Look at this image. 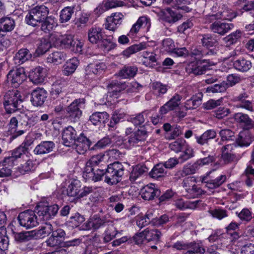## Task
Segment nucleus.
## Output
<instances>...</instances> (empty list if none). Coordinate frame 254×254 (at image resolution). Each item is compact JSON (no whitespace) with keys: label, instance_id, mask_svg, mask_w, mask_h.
I'll use <instances>...</instances> for the list:
<instances>
[{"label":"nucleus","instance_id":"nucleus-18","mask_svg":"<svg viewBox=\"0 0 254 254\" xmlns=\"http://www.w3.org/2000/svg\"><path fill=\"white\" fill-rule=\"evenodd\" d=\"M123 18L124 15L120 12L112 13L106 18L105 28L110 31H115L122 24Z\"/></svg>","mask_w":254,"mask_h":254},{"label":"nucleus","instance_id":"nucleus-19","mask_svg":"<svg viewBox=\"0 0 254 254\" xmlns=\"http://www.w3.org/2000/svg\"><path fill=\"white\" fill-rule=\"evenodd\" d=\"M73 145L78 154H84L89 148H91V142L83 133H81Z\"/></svg>","mask_w":254,"mask_h":254},{"label":"nucleus","instance_id":"nucleus-42","mask_svg":"<svg viewBox=\"0 0 254 254\" xmlns=\"http://www.w3.org/2000/svg\"><path fill=\"white\" fill-rule=\"evenodd\" d=\"M198 203V201H191L190 200H185L182 198L176 199L174 202V205L176 208L183 210L185 209H194L196 208Z\"/></svg>","mask_w":254,"mask_h":254},{"label":"nucleus","instance_id":"nucleus-4","mask_svg":"<svg viewBox=\"0 0 254 254\" xmlns=\"http://www.w3.org/2000/svg\"><path fill=\"white\" fill-rule=\"evenodd\" d=\"M227 180V176L215 170L210 171L200 177V181L209 190H214L222 186Z\"/></svg>","mask_w":254,"mask_h":254},{"label":"nucleus","instance_id":"nucleus-59","mask_svg":"<svg viewBox=\"0 0 254 254\" xmlns=\"http://www.w3.org/2000/svg\"><path fill=\"white\" fill-rule=\"evenodd\" d=\"M104 66L105 65L103 63L90 64L86 67L85 70L88 74L91 73L97 74L103 70Z\"/></svg>","mask_w":254,"mask_h":254},{"label":"nucleus","instance_id":"nucleus-37","mask_svg":"<svg viewBox=\"0 0 254 254\" xmlns=\"http://www.w3.org/2000/svg\"><path fill=\"white\" fill-rule=\"evenodd\" d=\"M109 118V114L106 112H95L89 117V121L94 126L100 125L104 123Z\"/></svg>","mask_w":254,"mask_h":254},{"label":"nucleus","instance_id":"nucleus-57","mask_svg":"<svg viewBox=\"0 0 254 254\" xmlns=\"http://www.w3.org/2000/svg\"><path fill=\"white\" fill-rule=\"evenodd\" d=\"M184 149H185V150L182 152L178 158L181 164L184 163L194 156V151L191 147L187 146H185Z\"/></svg>","mask_w":254,"mask_h":254},{"label":"nucleus","instance_id":"nucleus-61","mask_svg":"<svg viewBox=\"0 0 254 254\" xmlns=\"http://www.w3.org/2000/svg\"><path fill=\"white\" fill-rule=\"evenodd\" d=\"M152 87L154 93L157 96L163 95L168 90L167 86L160 82H153L152 84Z\"/></svg>","mask_w":254,"mask_h":254},{"label":"nucleus","instance_id":"nucleus-9","mask_svg":"<svg viewBox=\"0 0 254 254\" xmlns=\"http://www.w3.org/2000/svg\"><path fill=\"white\" fill-rule=\"evenodd\" d=\"M7 78L13 87H18L26 79L24 68L19 67L10 70L7 75Z\"/></svg>","mask_w":254,"mask_h":254},{"label":"nucleus","instance_id":"nucleus-12","mask_svg":"<svg viewBox=\"0 0 254 254\" xmlns=\"http://www.w3.org/2000/svg\"><path fill=\"white\" fill-rule=\"evenodd\" d=\"M249 95L248 92H243L235 97L234 101L238 102L237 105L238 108L253 112H254V103L253 101L249 100Z\"/></svg>","mask_w":254,"mask_h":254},{"label":"nucleus","instance_id":"nucleus-58","mask_svg":"<svg viewBox=\"0 0 254 254\" xmlns=\"http://www.w3.org/2000/svg\"><path fill=\"white\" fill-rule=\"evenodd\" d=\"M74 7H65L60 13V20L62 23H65L70 20L74 12Z\"/></svg>","mask_w":254,"mask_h":254},{"label":"nucleus","instance_id":"nucleus-22","mask_svg":"<svg viewBox=\"0 0 254 254\" xmlns=\"http://www.w3.org/2000/svg\"><path fill=\"white\" fill-rule=\"evenodd\" d=\"M65 232L61 229L53 231L50 237L46 241L47 245L51 247H59L63 242Z\"/></svg>","mask_w":254,"mask_h":254},{"label":"nucleus","instance_id":"nucleus-40","mask_svg":"<svg viewBox=\"0 0 254 254\" xmlns=\"http://www.w3.org/2000/svg\"><path fill=\"white\" fill-rule=\"evenodd\" d=\"M242 35V31L240 30H237L236 31L223 38L222 41L226 47H229L236 43L241 39Z\"/></svg>","mask_w":254,"mask_h":254},{"label":"nucleus","instance_id":"nucleus-20","mask_svg":"<svg viewBox=\"0 0 254 254\" xmlns=\"http://www.w3.org/2000/svg\"><path fill=\"white\" fill-rule=\"evenodd\" d=\"M148 136V132L144 128L138 129L129 137L128 142L130 145L140 146L146 140Z\"/></svg>","mask_w":254,"mask_h":254},{"label":"nucleus","instance_id":"nucleus-3","mask_svg":"<svg viewBox=\"0 0 254 254\" xmlns=\"http://www.w3.org/2000/svg\"><path fill=\"white\" fill-rule=\"evenodd\" d=\"M125 168L119 162H115L108 166L106 170L105 182L110 185H116L124 175Z\"/></svg>","mask_w":254,"mask_h":254},{"label":"nucleus","instance_id":"nucleus-60","mask_svg":"<svg viewBox=\"0 0 254 254\" xmlns=\"http://www.w3.org/2000/svg\"><path fill=\"white\" fill-rule=\"evenodd\" d=\"M188 96L187 94L185 96H183L178 93H176L171 98L166 102L172 110H174L179 106L181 104V100L182 98H185Z\"/></svg>","mask_w":254,"mask_h":254},{"label":"nucleus","instance_id":"nucleus-13","mask_svg":"<svg viewBox=\"0 0 254 254\" xmlns=\"http://www.w3.org/2000/svg\"><path fill=\"white\" fill-rule=\"evenodd\" d=\"M19 127L25 129H28L36 125L39 118L36 114L21 113L18 116Z\"/></svg>","mask_w":254,"mask_h":254},{"label":"nucleus","instance_id":"nucleus-44","mask_svg":"<svg viewBox=\"0 0 254 254\" xmlns=\"http://www.w3.org/2000/svg\"><path fill=\"white\" fill-rule=\"evenodd\" d=\"M106 221L104 218H101L97 216H94L90 218L86 223V228L87 229L97 230L100 227L105 225Z\"/></svg>","mask_w":254,"mask_h":254},{"label":"nucleus","instance_id":"nucleus-51","mask_svg":"<svg viewBox=\"0 0 254 254\" xmlns=\"http://www.w3.org/2000/svg\"><path fill=\"white\" fill-rule=\"evenodd\" d=\"M14 240L18 243H24L33 239L32 231H24L14 234Z\"/></svg>","mask_w":254,"mask_h":254},{"label":"nucleus","instance_id":"nucleus-56","mask_svg":"<svg viewBox=\"0 0 254 254\" xmlns=\"http://www.w3.org/2000/svg\"><path fill=\"white\" fill-rule=\"evenodd\" d=\"M147 170V168L143 165H137L134 167L130 174L129 179L130 181H135L139 176L146 172Z\"/></svg>","mask_w":254,"mask_h":254},{"label":"nucleus","instance_id":"nucleus-41","mask_svg":"<svg viewBox=\"0 0 254 254\" xmlns=\"http://www.w3.org/2000/svg\"><path fill=\"white\" fill-rule=\"evenodd\" d=\"M166 174L167 171L162 163L155 165L149 173V176L151 178L158 180L163 178Z\"/></svg>","mask_w":254,"mask_h":254},{"label":"nucleus","instance_id":"nucleus-29","mask_svg":"<svg viewBox=\"0 0 254 254\" xmlns=\"http://www.w3.org/2000/svg\"><path fill=\"white\" fill-rule=\"evenodd\" d=\"M53 231L52 225L45 223L41 226L38 229L32 230L34 239H41L49 235Z\"/></svg>","mask_w":254,"mask_h":254},{"label":"nucleus","instance_id":"nucleus-34","mask_svg":"<svg viewBox=\"0 0 254 254\" xmlns=\"http://www.w3.org/2000/svg\"><path fill=\"white\" fill-rule=\"evenodd\" d=\"M186 71L189 73H193L194 75H201L205 73L206 68L204 65L198 61L192 62L189 63L186 67Z\"/></svg>","mask_w":254,"mask_h":254},{"label":"nucleus","instance_id":"nucleus-17","mask_svg":"<svg viewBox=\"0 0 254 254\" xmlns=\"http://www.w3.org/2000/svg\"><path fill=\"white\" fill-rule=\"evenodd\" d=\"M32 155L30 154L28 157H17L15 159L16 165L18 163H21L22 161H25L24 164H21L17 168L18 171L22 174L33 171L35 168V163L31 158Z\"/></svg>","mask_w":254,"mask_h":254},{"label":"nucleus","instance_id":"nucleus-52","mask_svg":"<svg viewBox=\"0 0 254 254\" xmlns=\"http://www.w3.org/2000/svg\"><path fill=\"white\" fill-rule=\"evenodd\" d=\"M41 23V29L45 33H49L52 31L56 25L55 18L52 16H48Z\"/></svg>","mask_w":254,"mask_h":254},{"label":"nucleus","instance_id":"nucleus-38","mask_svg":"<svg viewBox=\"0 0 254 254\" xmlns=\"http://www.w3.org/2000/svg\"><path fill=\"white\" fill-rule=\"evenodd\" d=\"M233 66L238 71L246 72L251 69L252 64L251 61L244 58H241L234 62Z\"/></svg>","mask_w":254,"mask_h":254},{"label":"nucleus","instance_id":"nucleus-6","mask_svg":"<svg viewBox=\"0 0 254 254\" xmlns=\"http://www.w3.org/2000/svg\"><path fill=\"white\" fill-rule=\"evenodd\" d=\"M85 99L84 98L75 99L65 109L66 119L73 123L79 121L82 114L81 109L85 107Z\"/></svg>","mask_w":254,"mask_h":254},{"label":"nucleus","instance_id":"nucleus-24","mask_svg":"<svg viewBox=\"0 0 254 254\" xmlns=\"http://www.w3.org/2000/svg\"><path fill=\"white\" fill-rule=\"evenodd\" d=\"M77 136L76 131L71 126L65 127L62 132V139L64 144L66 146H72Z\"/></svg>","mask_w":254,"mask_h":254},{"label":"nucleus","instance_id":"nucleus-64","mask_svg":"<svg viewBox=\"0 0 254 254\" xmlns=\"http://www.w3.org/2000/svg\"><path fill=\"white\" fill-rule=\"evenodd\" d=\"M118 232L113 225L109 226L104 233V241L105 243L109 242L116 236Z\"/></svg>","mask_w":254,"mask_h":254},{"label":"nucleus","instance_id":"nucleus-43","mask_svg":"<svg viewBox=\"0 0 254 254\" xmlns=\"http://www.w3.org/2000/svg\"><path fill=\"white\" fill-rule=\"evenodd\" d=\"M57 38L56 40V46H61L62 48H70L73 44V40L70 35H64L57 36Z\"/></svg>","mask_w":254,"mask_h":254},{"label":"nucleus","instance_id":"nucleus-21","mask_svg":"<svg viewBox=\"0 0 254 254\" xmlns=\"http://www.w3.org/2000/svg\"><path fill=\"white\" fill-rule=\"evenodd\" d=\"M142 198L145 200H151L156 197H159L161 194V191L155 187L154 184H150L144 186L140 192Z\"/></svg>","mask_w":254,"mask_h":254},{"label":"nucleus","instance_id":"nucleus-1","mask_svg":"<svg viewBox=\"0 0 254 254\" xmlns=\"http://www.w3.org/2000/svg\"><path fill=\"white\" fill-rule=\"evenodd\" d=\"M88 38L90 43L97 45L104 51H111L117 46L116 43L108 38V36L105 34L103 29L99 26H92L88 30Z\"/></svg>","mask_w":254,"mask_h":254},{"label":"nucleus","instance_id":"nucleus-46","mask_svg":"<svg viewBox=\"0 0 254 254\" xmlns=\"http://www.w3.org/2000/svg\"><path fill=\"white\" fill-rule=\"evenodd\" d=\"M253 140H254V135L249 133L241 132L236 140V143L240 146L247 147L249 146Z\"/></svg>","mask_w":254,"mask_h":254},{"label":"nucleus","instance_id":"nucleus-54","mask_svg":"<svg viewBox=\"0 0 254 254\" xmlns=\"http://www.w3.org/2000/svg\"><path fill=\"white\" fill-rule=\"evenodd\" d=\"M187 251L184 254H204L205 250L203 247L198 243L189 244Z\"/></svg>","mask_w":254,"mask_h":254},{"label":"nucleus","instance_id":"nucleus-14","mask_svg":"<svg viewBox=\"0 0 254 254\" xmlns=\"http://www.w3.org/2000/svg\"><path fill=\"white\" fill-rule=\"evenodd\" d=\"M106 176V171L98 168H84L83 178L86 181L97 182L100 181L104 175Z\"/></svg>","mask_w":254,"mask_h":254},{"label":"nucleus","instance_id":"nucleus-10","mask_svg":"<svg viewBox=\"0 0 254 254\" xmlns=\"http://www.w3.org/2000/svg\"><path fill=\"white\" fill-rule=\"evenodd\" d=\"M237 147L236 144L225 145L221 149V162L222 165L228 164L237 160L236 155L234 152Z\"/></svg>","mask_w":254,"mask_h":254},{"label":"nucleus","instance_id":"nucleus-36","mask_svg":"<svg viewBox=\"0 0 254 254\" xmlns=\"http://www.w3.org/2000/svg\"><path fill=\"white\" fill-rule=\"evenodd\" d=\"M216 132L214 129H208L205 131L201 135H195L196 142L201 145L207 144L209 140L215 138Z\"/></svg>","mask_w":254,"mask_h":254},{"label":"nucleus","instance_id":"nucleus-16","mask_svg":"<svg viewBox=\"0 0 254 254\" xmlns=\"http://www.w3.org/2000/svg\"><path fill=\"white\" fill-rule=\"evenodd\" d=\"M33 139L26 137L24 141L19 146L11 151L14 157H28L31 154L29 152V147L33 143Z\"/></svg>","mask_w":254,"mask_h":254},{"label":"nucleus","instance_id":"nucleus-7","mask_svg":"<svg viewBox=\"0 0 254 254\" xmlns=\"http://www.w3.org/2000/svg\"><path fill=\"white\" fill-rule=\"evenodd\" d=\"M59 206L56 204L49 205L47 203L40 202L36 206L35 211L41 221H47L54 218L58 213Z\"/></svg>","mask_w":254,"mask_h":254},{"label":"nucleus","instance_id":"nucleus-55","mask_svg":"<svg viewBox=\"0 0 254 254\" xmlns=\"http://www.w3.org/2000/svg\"><path fill=\"white\" fill-rule=\"evenodd\" d=\"M201 41L202 45L207 48L215 46L217 44L215 36L211 34L202 35Z\"/></svg>","mask_w":254,"mask_h":254},{"label":"nucleus","instance_id":"nucleus-53","mask_svg":"<svg viewBox=\"0 0 254 254\" xmlns=\"http://www.w3.org/2000/svg\"><path fill=\"white\" fill-rule=\"evenodd\" d=\"M104 154H99L92 157L86 163L84 168H98L97 166L103 162L105 158Z\"/></svg>","mask_w":254,"mask_h":254},{"label":"nucleus","instance_id":"nucleus-23","mask_svg":"<svg viewBox=\"0 0 254 254\" xmlns=\"http://www.w3.org/2000/svg\"><path fill=\"white\" fill-rule=\"evenodd\" d=\"M233 27V24L224 22L220 21H216L210 25V30L213 33L218 34L220 35H225L232 29Z\"/></svg>","mask_w":254,"mask_h":254},{"label":"nucleus","instance_id":"nucleus-26","mask_svg":"<svg viewBox=\"0 0 254 254\" xmlns=\"http://www.w3.org/2000/svg\"><path fill=\"white\" fill-rule=\"evenodd\" d=\"M55 147V144L52 141H43L37 145L33 150L36 155H44L52 152Z\"/></svg>","mask_w":254,"mask_h":254},{"label":"nucleus","instance_id":"nucleus-8","mask_svg":"<svg viewBox=\"0 0 254 254\" xmlns=\"http://www.w3.org/2000/svg\"><path fill=\"white\" fill-rule=\"evenodd\" d=\"M35 211L26 210L19 213L18 220L21 226L30 229L35 227L38 224V215H36Z\"/></svg>","mask_w":254,"mask_h":254},{"label":"nucleus","instance_id":"nucleus-35","mask_svg":"<svg viewBox=\"0 0 254 254\" xmlns=\"http://www.w3.org/2000/svg\"><path fill=\"white\" fill-rule=\"evenodd\" d=\"M111 96H117L122 90L127 88V84L118 81H112L107 86Z\"/></svg>","mask_w":254,"mask_h":254},{"label":"nucleus","instance_id":"nucleus-30","mask_svg":"<svg viewBox=\"0 0 254 254\" xmlns=\"http://www.w3.org/2000/svg\"><path fill=\"white\" fill-rule=\"evenodd\" d=\"M162 20L169 23H174L182 17V14L174 11L170 8L165 9L162 11Z\"/></svg>","mask_w":254,"mask_h":254},{"label":"nucleus","instance_id":"nucleus-39","mask_svg":"<svg viewBox=\"0 0 254 254\" xmlns=\"http://www.w3.org/2000/svg\"><path fill=\"white\" fill-rule=\"evenodd\" d=\"M79 64L78 60L76 58L70 59L63 66V73L64 75L68 76L72 74L76 69Z\"/></svg>","mask_w":254,"mask_h":254},{"label":"nucleus","instance_id":"nucleus-28","mask_svg":"<svg viewBox=\"0 0 254 254\" xmlns=\"http://www.w3.org/2000/svg\"><path fill=\"white\" fill-rule=\"evenodd\" d=\"M143 231L145 235L144 237L147 242H152L155 245H157L160 242L161 233L159 230L147 228Z\"/></svg>","mask_w":254,"mask_h":254},{"label":"nucleus","instance_id":"nucleus-11","mask_svg":"<svg viewBox=\"0 0 254 254\" xmlns=\"http://www.w3.org/2000/svg\"><path fill=\"white\" fill-rule=\"evenodd\" d=\"M14 155L11 153V155L5 157L0 162V177L9 176L11 174V167L16 165Z\"/></svg>","mask_w":254,"mask_h":254},{"label":"nucleus","instance_id":"nucleus-62","mask_svg":"<svg viewBox=\"0 0 254 254\" xmlns=\"http://www.w3.org/2000/svg\"><path fill=\"white\" fill-rule=\"evenodd\" d=\"M51 94L52 97L54 99L63 98L64 95L63 86L57 82L54 83L52 85Z\"/></svg>","mask_w":254,"mask_h":254},{"label":"nucleus","instance_id":"nucleus-31","mask_svg":"<svg viewBox=\"0 0 254 254\" xmlns=\"http://www.w3.org/2000/svg\"><path fill=\"white\" fill-rule=\"evenodd\" d=\"M163 2L177 9L189 12L191 8L187 6L190 3V0H163Z\"/></svg>","mask_w":254,"mask_h":254},{"label":"nucleus","instance_id":"nucleus-47","mask_svg":"<svg viewBox=\"0 0 254 254\" xmlns=\"http://www.w3.org/2000/svg\"><path fill=\"white\" fill-rule=\"evenodd\" d=\"M126 115V113L123 110H117L113 112L109 126L114 128L116 125L122 120H123Z\"/></svg>","mask_w":254,"mask_h":254},{"label":"nucleus","instance_id":"nucleus-33","mask_svg":"<svg viewBox=\"0 0 254 254\" xmlns=\"http://www.w3.org/2000/svg\"><path fill=\"white\" fill-rule=\"evenodd\" d=\"M138 71V68L135 65H125L118 72V76L123 79L133 77Z\"/></svg>","mask_w":254,"mask_h":254},{"label":"nucleus","instance_id":"nucleus-15","mask_svg":"<svg viewBox=\"0 0 254 254\" xmlns=\"http://www.w3.org/2000/svg\"><path fill=\"white\" fill-rule=\"evenodd\" d=\"M47 92L42 88H37L31 93L30 101L34 106L40 107L47 98Z\"/></svg>","mask_w":254,"mask_h":254},{"label":"nucleus","instance_id":"nucleus-25","mask_svg":"<svg viewBox=\"0 0 254 254\" xmlns=\"http://www.w3.org/2000/svg\"><path fill=\"white\" fill-rule=\"evenodd\" d=\"M45 77V69L41 66H37L31 69L29 74V79L34 84L43 82Z\"/></svg>","mask_w":254,"mask_h":254},{"label":"nucleus","instance_id":"nucleus-27","mask_svg":"<svg viewBox=\"0 0 254 254\" xmlns=\"http://www.w3.org/2000/svg\"><path fill=\"white\" fill-rule=\"evenodd\" d=\"M235 120L240 125L246 130L254 128V121L249 116L243 113H238L235 115Z\"/></svg>","mask_w":254,"mask_h":254},{"label":"nucleus","instance_id":"nucleus-48","mask_svg":"<svg viewBox=\"0 0 254 254\" xmlns=\"http://www.w3.org/2000/svg\"><path fill=\"white\" fill-rule=\"evenodd\" d=\"M219 14L218 13L216 14L215 18L231 21L237 16L236 12L227 7H223V10L219 12Z\"/></svg>","mask_w":254,"mask_h":254},{"label":"nucleus","instance_id":"nucleus-49","mask_svg":"<svg viewBox=\"0 0 254 254\" xmlns=\"http://www.w3.org/2000/svg\"><path fill=\"white\" fill-rule=\"evenodd\" d=\"M0 28L6 33L13 30L15 26L13 19L9 17H2L0 19Z\"/></svg>","mask_w":254,"mask_h":254},{"label":"nucleus","instance_id":"nucleus-32","mask_svg":"<svg viewBox=\"0 0 254 254\" xmlns=\"http://www.w3.org/2000/svg\"><path fill=\"white\" fill-rule=\"evenodd\" d=\"M32 57V55L29 50L26 48H23L20 49L16 53L13 60L15 64L20 65L30 60Z\"/></svg>","mask_w":254,"mask_h":254},{"label":"nucleus","instance_id":"nucleus-63","mask_svg":"<svg viewBox=\"0 0 254 254\" xmlns=\"http://www.w3.org/2000/svg\"><path fill=\"white\" fill-rule=\"evenodd\" d=\"M51 47V44L49 41L46 39L41 40L38 47L36 51L38 55H42L47 52Z\"/></svg>","mask_w":254,"mask_h":254},{"label":"nucleus","instance_id":"nucleus-50","mask_svg":"<svg viewBox=\"0 0 254 254\" xmlns=\"http://www.w3.org/2000/svg\"><path fill=\"white\" fill-rule=\"evenodd\" d=\"M66 57V55L64 52L56 51L50 54L47 58V61L50 63L59 64L64 62Z\"/></svg>","mask_w":254,"mask_h":254},{"label":"nucleus","instance_id":"nucleus-2","mask_svg":"<svg viewBox=\"0 0 254 254\" xmlns=\"http://www.w3.org/2000/svg\"><path fill=\"white\" fill-rule=\"evenodd\" d=\"M23 99L20 92L14 89L8 91L4 96L3 106L8 114L14 113L23 107Z\"/></svg>","mask_w":254,"mask_h":254},{"label":"nucleus","instance_id":"nucleus-5","mask_svg":"<svg viewBox=\"0 0 254 254\" xmlns=\"http://www.w3.org/2000/svg\"><path fill=\"white\" fill-rule=\"evenodd\" d=\"M49 14V8L44 5H37L31 9L25 17V21L35 27L41 23Z\"/></svg>","mask_w":254,"mask_h":254},{"label":"nucleus","instance_id":"nucleus-45","mask_svg":"<svg viewBox=\"0 0 254 254\" xmlns=\"http://www.w3.org/2000/svg\"><path fill=\"white\" fill-rule=\"evenodd\" d=\"M148 47H149V45L145 42L134 44L124 50L123 52V55L127 57H129L131 55L145 50Z\"/></svg>","mask_w":254,"mask_h":254}]
</instances>
